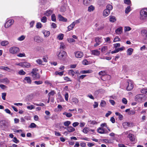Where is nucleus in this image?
Masks as SVG:
<instances>
[{
  "instance_id": "1",
  "label": "nucleus",
  "mask_w": 147,
  "mask_h": 147,
  "mask_svg": "<svg viewBox=\"0 0 147 147\" xmlns=\"http://www.w3.org/2000/svg\"><path fill=\"white\" fill-rule=\"evenodd\" d=\"M146 98V96L144 94H140L137 95L135 98V100L139 102H141L145 101Z\"/></svg>"
},
{
  "instance_id": "2",
  "label": "nucleus",
  "mask_w": 147,
  "mask_h": 147,
  "mask_svg": "<svg viewBox=\"0 0 147 147\" xmlns=\"http://www.w3.org/2000/svg\"><path fill=\"white\" fill-rule=\"evenodd\" d=\"M140 18L142 20L146 19L147 18V8L143 9L140 11Z\"/></svg>"
},
{
  "instance_id": "3",
  "label": "nucleus",
  "mask_w": 147,
  "mask_h": 147,
  "mask_svg": "<svg viewBox=\"0 0 147 147\" xmlns=\"http://www.w3.org/2000/svg\"><path fill=\"white\" fill-rule=\"evenodd\" d=\"M141 35L144 37L143 42L145 44H147V30H143L141 31Z\"/></svg>"
},
{
  "instance_id": "4",
  "label": "nucleus",
  "mask_w": 147,
  "mask_h": 147,
  "mask_svg": "<svg viewBox=\"0 0 147 147\" xmlns=\"http://www.w3.org/2000/svg\"><path fill=\"white\" fill-rule=\"evenodd\" d=\"M66 55L67 53L63 51H61L59 53L58 57L59 59L63 60L65 58Z\"/></svg>"
},
{
  "instance_id": "5",
  "label": "nucleus",
  "mask_w": 147,
  "mask_h": 147,
  "mask_svg": "<svg viewBox=\"0 0 147 147\" xmlns=\"http://www.w3.org/2000/svg\"><path fill=\"white\" fill-rule=\"evenodd\" d=\"M19 51V49L16 47H11L9 49L10 52L12 54H16Z\"/></svg>"
},
{
  "instance_id": "6",
  "label": "nucleus",
  "mask_w": 147,
  "mask_h": 147,
  "mask_svg": "<svg viewBox=\"0 0 147 147\" xmlns=\"http://www.w3.org/2000/svg\"><path fill=\"white\" fill-rule=\"evenodd\" d=\"M128 86L126 87V89L127 90L130 91L132 90L134 88V85L132 82L130 80L127 81Z\"/></svg>"
},
{
  "instance_id": "7",
  "label": "nucleus",
  "mask_w": 147,
  "mask_h": 147,
  "mask_svg": "<svg viewBox=\"0 0 147 147\" xmlns=\"http://www.w3.org/2000/svg\"><path fill=\"white\" fill-rule=\"evenodd\" d=\"M14 23L13 20H9L7 21L5 24V27L7 28L10 26Z\"/></svg>"
},
{
  "instance_id": "8",
  "label": "nucleus",
  "mask_w": 147,
  "mask_h": 147,
  "mask_svg": "<svg viewBox=\"0 0 147 147\" xmlns=\"http://www.w3.org/2000/svg\"><path fill=\"white\" fill-rule=\"evenodd\" d=\"M18 65L21 66L22 67H29L31 65L28 62H23L21 63H20Z\"/></svg>"
},
{
  "instance_id": "9",
  "label": "nucleus",
  "mask_w": 147,
  "mask_h": 147,
  "mask_svg": "<svg viewBox=\"0 0 147 147\" xmlns=\"http://www.w3.org/2000/svg\"><path fill=\"white\" fill-rule=\"evenodd\" d=\"M32 76L34 80L39 79L40 78V75L37 72H34L33 74H32Z\"/></svg>"
},
{
  "instance_id": "10",
  "label": "nucleus",
  "mask_w": 147,
  "mask_h": 147,
  "mask_svg": "<svg viewBox=\"0 0 147 147\" xmlns=\"http://www.w3.org/2000/svg\"><path fill=\"white\" fill-rule=\"evenodd\" d=\"M127 137L129 138V140L131 142H135V139L134 138V135L131 133H129Z\"/></svg>"
},
{
  "instance_id": "11",
  "label": "nucleus",
  "mask_w": 147,
  "mask_h": 147,
  "mask_svg": "<svg viewBox=\"0 0 147 147\" xmlns=\"http://www.w3.org/2000/svg\"><path fill=\"white\" fill-rule=\"evenodd\" d=\"M75 55L77 58H80L83 56V53L81 51H78L75 53Z\"/></svg>"
},
{
  "instance_id": "12",
  "label": "nucleus",
  "mask_w": 147,
  "mask_h": 147,
  "mask_svg": "<svg viewBox=\"0 0 147 147\" xmlns=\"http://www.w3.org/2000/svg\"><path fill=\"white\" fill-rule=\"evenodd\" d=\"M65 128L67 130L68 132L70 133L75 131V129L71 126L65 127Z\"/></svg>"
},
{
  "instance_id": "13",
  "label": "nucleus",
  "mask_w": 147,
  "mask_h": 147,
  "mask_svg": "<svg viewBox=\"0 0 147 147\" xmlns=\"http://www.w3.org/2000/svg\"><path fill=\"white\" fill-rule=\"evenodd\" d=\"M123 28L121 27L117 28L115 31V32L117 34H120L122 32Z\"/></svg>"
},
{
  "instance_id": "14",
  "label": "nucleus",
  "mask_w": 147,
  "mask_h": 147,
  "mask_svg": "<svg viewBox=\"0 0 147 147\" xmlns=\"http://www.w3.org/2000/svg\"><path fill=\"white\" fill-rule=\"evenodd\" d=\"M58 17L59 21L65 22H66L67 21V19L66 18H64L60 14L58 15Z\"/></svg>"
},
{
  "instance_id": "15",
  "label": "nucleus",
  "mask_w": 147,
  "mask_h": 147,
  "mask_svg": "<svg viewBox=\"0 0 147 147\" xmlns=\"http://www.w3.org/2000/svg\"><path fill=\"white\" fill-rule=\"evenodd\" d=\"M97 131L98 133L101 134L106 133L105 132L104 129L101 127H99L97 129Z\"/></svg>"
},
{
  "instance_id": "16",
  "label": "nucleus",
  "mask_w": 147,
  "mask_h": 147,
  "mask_svg": "<svg viewBox=\"0 0 147 147\" xmlns=\"http://www.w3.org/2000/svg\"><path fill=\"white\" fill-rule=\"evenodd\" d=\"M110 13V11L105 9L103 11V15L104 16H107L109 15Z\"/></svg>"
},
{
  "instance_id": "17",
  "label": "nucleus",
  "mask_w": 147,
  "mask_h": 147,
  "mask_svg": "<svg viewBox=\"0 0 147 147\" xmlns=\"http://www.w3.org/2000/svg\"><path fill=\"white\" fill-rule=\"evenodd\" d=\"M92 54L94 55L98 56L100 54V52L97 50H92L91 51Z\"/></svg>"
},
{
  "instance_id": "18",
  "label": "nucleus",
  "mask_w": 147,
  "mask_h": 147,
  "mask_svg": "<svg viewBox=\"0 0 147 147\" xmlns=\"http://www.w3.org/2000/svg\"><path fill=\"white\" fill-rule=\"evenodd\" d=\"M109 20L111 22H114L116 21V19L115 16H109Z\"/></svg>"
},
{
  "instance_id": "19",
  "label": "nucleus",
  "mask_w": 147,
  "mask_h": 147,
  "mask_svg": "<svg viewBox=\"0 0 147 147\" xmlns=\"http://www.w3.org/2000/svg\"><path fill=\"white\" fill-rule=\"evenodd\" d=\"M130 125V123L128 122H123L122 124L123 126L125 128H127V127L129 126Z\"/></svg>"
},
{
  "instance_id": "20",
  "label": "nucleus",
  "mask_w": 147,
  "mask_h": 147,
  "mask_svg": "<svg viewBox=\"0 0 147 147\" xmlns=\"http://www.w3.org/2000/svg\"><path fill=\"white\" fill-rule=\"evenodd\" d=\"M53 13V11L51 10H47L45 13V15L47 16H50Z\"/></svg>"
},
{
  "instance_id": "21",
  "label": "nucleus",
  "mask_w": 147,
  "mask_h": 147,
  "mask_svg": "<svg viewBox=\"0 0 147 147\" xmlns=\"http://www.w3.org/2000/svg\"><path fill=\"white\" fill-rule=\"evenodd\" d=\"M71 102L75 104H77L78 102V99L76 98H73L71 99Z\"/></svg>"
},
{
  "instance_id": "22",
  "label": "nucleus",
  "mask_w": 147,
  "mask_h": 147,
  "mask_svg": "<svg viewBox=\"0 0 147 147\" xmlns=\"http://www.w3.org/2000/svg\"><path fill=\"white\" fill-rule=\"evenodd\" d=\"M133 51V49L132 48H129L127 50V55H131Z\"/></svg>"
},
{
  "instance_id": "23",
  "label": "nucleus",
  "mask_w": 147,
  "mask_h": 147,
  "mask_svg": "<svg viewBox=\"0 0 147 147\" xmlns=\"http://www.w3.org/2000/svg\"><path fill=\"white\" fill-rule=\"evenodd\" d=\"M63 115H65L67 117H70L72 116V115L70 113H68L65 112L63 113Z\"/></svg>"
},
{
  "instance_id": "24",
  "label": "nucleus",
  "mask_w": 147,
  "mask_h": 147,
  "mask_svg": "<svg viewBox=\"0 0 147 147\" xmlns=\"http://www.w3.org/2000/svg\"><path fill=\"white\" fill-rule=\"evenodd\" d=\"M40 37L39 36H37L35 37L34 38V40L38 42H39L41 41Z\"/></svg>"
},
{
  "instance_id": "25",
  "label": "nucleus",
  "mask_w": 147,
  "mask_h": 147,
  "mask_svg": "<svg viewBox=\"0 0 147 147\" xmlns=\"http://www.w3.org/2000/svg\"><path fill=\"white\" fill-rule=\"evenodd\" d=\"M2 83H5V84L9 83V80L7 78L2 79Z\"/></svg>"
},
{
  "instance_id": "26",
  "label": "nucleus",
  "mask_w": 147,
  "mask_h": 147,
  "mask_svg": "<svg viewBox=\"0 0 147 147\" xmlns=\"http://www.w3.org/2000/svg\"><path fill=\"white\" fill-rule=\"evenodd\" d=\"M91 0H83V3L84 5H88L90 3Z\"/></svg>"
},
{
  "instance_id": "27",
  "label": "nucleus",
  "mask_w": 147,
  "mask_h": 147,
  "mask_svg": "<svg viewBox=\"0 0 147 147\" xmlns=\"http://www.w3.org/2000/svg\"><path fill=\"white\" fill-rule=\"evenodd\" d=\"M24 80H26L27 83L31 84V80L30 77H26L24 78Z\"/></svg>"
},
{
  "instance_id": "28",
  "label": "nucleus",
  "mask_w": 147,
  "mask_h": 147,
  "mask_svg": "<svg viewBox=\"0 0 147 147\" xmlns=\"http://www.w3.org/2000/svg\"><path fill=\"white\" fill-rule=\"evenodd\" d=\"M1 44L2 46H5L9 44V42L7 41L4 40L2 41Z\"/></svg>"
},
{
  "instance_id": "29",
  "label": "nucleus",
  "mask_w": 147,
  "mask_h": 147,
  "mask_svg": "<svg viewBox=\"0 0 147 147\" xmlns=\"http://www.w3.org/2000/svg\"><path fill=\"white\" fill-rule=\"evenodd\" d=\"M0 69H3L4 70L7 71H9V70H10L9 68L8 67H5L4 66H1L0 67Z\"/></svg>"
},
{
  "instance_id": "30",
  "label": "nucleus",
  "mask_w": 147,
  "mask_h": 147,
  "mask_svg": "<svg viewBox=\"0 0 147 147\" xmlns=\"http://www.w3.org/2000/svg\"><path fill=\"white\" fill-rule=\"evenodd\" d=\"M43 33L45 37L48 36L50 34V32L49 31L46 30L44 31Z\"/></svg>"
},
{
  "instance_id": "31",
  "label": "nucleus",
  "mask_w": 147,
  "mask_h": 147,
  "mask_svg": "<svg viewBox=\"0 0 147 147\" xmlns=\"http://www.w3.org/2000/svg\"><path fill=\"white\" fill-rule=\"evenodd\" d=\"M64 37V34H60L57 36V38L60 40H62Z\"/></svg>"
},
{
  "instance_id": "32",
  "label": "nucleus",
  "mask_w": 147,
  "mask_h": 147,
  "mask_svg": "<svg viewBox=\"0 0 147 147\" xmlns=\"http://www.w3.org/2000/svg\"><path fill=\"white\" fill-rule=\"evenodd\" d=\"M107 49V47L106 46H104L102 47L101 49V52L104 53L105 51Z\"/></svg>"
},
{
  "instance_id": "33",
  "label": "nucleus",
  "mask_w": 147,
  "mask_h": 147,
  "mask_svg": "<svg viewBox=\"0 0 147 147\" xmlns=\"http://www.w3.org/2000/svg\"><path fill=\"white\" fill-rule=\"evenodd\" d=\"M91 70H82L81 71L80 73L81 74H85L86 73H90L91 72Z\"/></svg>"
},
{
  "instance_id": "34",
  "label": "nucleus",
  "mask_w": 147,
  "mask_h": 147,
  "mask_svg": "<svg viewBox=\"0 0 147 147\" xmlns=\"http://www.w3.org/2000/svg\"><path fill=\"white\" fill-rule=\"evenodd\" d=\"M75 25L72 23L69 26L67 27L68 30L69 31L72 30L74 27Z\"/></svg>"
},
{
  "instance_id": "35",
  "label": "nucleus",
  "mask_w": 147,
  "mask_h": 147,
  "mask_svg": "<svg viewBox=\"0 0 147 147\" xmlns=\"http://www.w3.org/2000/svg\"><path fill=\"white\" fill-rule=\"evenodd\" d=\"M113 9V6L111 5H108L106 7V9L109 10L110 11Z\"/></svg>"
},
{
  "instance_id": "36",
  "label": "nucleus",
  "mask_w": 147,
  "mask_h": 147,
  "mask_svg": "<svg viewBox=\"0 0 147 147\" xmlns=\"http://www.w3.org/2000/svg\"><path fill=\"white\" fill-rule=\"evenodd\" d=\"M94 9V7L92 5L88 7V11L89 12L93 11Z\"/></svg>"
},
{
  "instance_id": "37",
  "label": "nucleus",
  "mask_w": 147,
  "mask_h": 147,
  "mask_svg": "<svg viewBox=\"0 0 147 147\" xmlns=\"http://www.w3.org/2000/svg\"><path fill=\"white\" fill-rule=\"evenodd\" d=\"M131 11V7L130 6H128L125 9V12L126 13H128Z\"/></svg>"
},
{
  "instance_id": "38",
  "label": "nucleus",
  "mask_w": 147,
  "mask_h": 147,
  "mask_svg": "<svg viewBox=\"0 0 147 147\" xmlns=\"http://www.w3.org/2000/svg\"><path fill=\"white\" fill-rule=\"evenodd\" d=\"M68 74L69 75L73 76L74 75L75 72L73 70L70 69L69 70Z\"/></svg>"
},
{
  "instance_id": "39",
  "label": "nucleus",
  "mask_w": 147,
  "mask_h": 147,
  "mask_svg": "<svg viewBox=\"0 0 147 147\" xmlns=\"http://www.w3.org/2000/svg\"><path fill=\"white\" fill-rule=\"evenodd\" d=\"M71 122L69 121H67L64 122V125L65 126H68L71 124Z\"/></svg>"
},
{
  "instance_id": "40",
  "label": "nucleus",
  "mask_w": 147,
  "mask_h": 147,
  "mask_svg": "<svg viewBox=\"0 0 147 147\" xmlns=\"http://www.w3.org/2000/svg\"><path fill=\"white\" fill-rule=\"evenodd\" d=\"M141 92L143 94L147 95V89H143L141 90Z\"/></svg>"
},
{
  "instance_id": "41",
  "label": "nucleus",
  "mask_w": 147,
  "mask_h": 147,
  "mask_svg": "<svg viewBox=\"0 0 147 147\" xmlns=\"http://www.w3.org/2000/svg\"><path fill=\"white\" fill-rule=\"evenodd\" d=\"M95 41L96 42L100 44L101 42V40H100V38L99 37H96L95 38Z\"/></svg>"
},
{
  "instance_id": "42",
  "label": "nucleus",
  "mask_w": 147,
  "mask_h": 147,
  "mask_svg": "<svg viewBox=\"0 0 147 147\" xmlns=\"http://www.w3.org/2000/svg\"><path fill=\"white\" fill-rule=\"evenodd\" d=\"M47 21V18L45 16L43 17L41 19V21L43 23H45Z\"/></svg>"
},
{
  "instance_id": "43",
  "label": "nucleus",
  "mask_w": 147,
  "mask_h": 147,
  "mask_svg": "<svg viewBox=\"0 0 147 147\" xmlns=\"http://www.w3.org/2000/svg\"><path fill=\"white\" fill-rule=\"evenodd\" d=\"M89 131V129L87 127H85L83 130V132L85 134H87Z\"/></svg>"
},
{
  "instance_id": "44",
  "label": "nucleus",
  "mask_w": 147,
  "mask_h": 147,
  "mask_svg": "<svg viewBox=\"0 0 147 147\" xmlns=\"http://www.w3.org/2000/svg\"><path fill=\"white\" fill-rule=\"evenodd\" d=\"M12 141L16 144H17L20 142L17 139L16 137H14L13 138V140Z\"/></svg>"
},
{
  "instance_id": "45",
  "label": "nucleus",
  "mask_w": 147,
  "mask_h": 147,
  "mask_svg": "<svg viewBox=\"0 0 147 147\" xmlns=\"http://www.w3.org/2000/svg\"><path fill=\"white\" fill-rule=\"evenodd\" d=\"M131 29V28L129 26H125L124 27V30L125 32L130 31Z\"/></svg>"
},
{
  "instance_id": "46",
  "label": "nucleus",
  "mask_w": 147,
  "mask_h": 147,
  "mask_svg": "<svg viewBox=\"0 0 147 147\" xmlns=\"http://www.w3.org/2000/svg\"><path fill=\"white\" fill-rule=\"evenodd\" d=\"M42 24L40 22H38L36 25V27L37 28H40L42 27Z\"/></svg>"
},
{
  "instance_id": "47",
  "label": "nucleus",
  "mask_w": 147,
  "mask_h": 147,
  "mask_svg": "<svg viewBox=\"0 0 147 147\" xmlns=\"http://www.w3.org/2000/svg\"><path fill=\"white\" fill-rule=\"evenodd\" d=\"M51 20L52 21L55 22L56 20V17L55 14H53L51 16Z\"/></svg>"
},
{
  "instance_id": "48",
  "label": "nucleus",
  "mask_w": 147,
  "mask_h": 147,
  "mask_svg": "<svg viewBox=\"0 0 147 147\" xmlns=\"http://www.w3.org/2000/svg\"><path fill=\"white\" fill-rule=\"evenodd\" d=\"M55 94L54 91L52 90L48 94L49 97H50L51 96H53Z\"/></svg>"
},
{
  "instance_id": "49",
  "label": "nucleus",
  "mask_w": 147,
  "mask_h": 147,
  "mask_svg": "<svg viewBox=\"0 0 147 147\" xmlns=\"http://www.w3.org/2000/svg\"><path fill=\"white\" fill-rule=\"evenodd\" d=\"M25 38V37L24 35H22L21 36L19 37L18 39L19 41H22Z\"/></svg>"
},
{
  "instance_id": "50",
  "label": "nucleus",
  "mask_w": 147,
  "mask_h": 147,
  "mask_svg": "<svg viewBox=\"0 0 147 147\" xmlns=\"http://www.w3.org/2000/svg\"><path fill=\"white\" fill-rule=\"evenodd\" d=\"M120 41V39L118 37V36L115 37V38L113 40V42H115L117 41Z\"/></svg>"
},
{
  "instance_id": "51",
  "label": "nucleus",
  "mask_w": 147,
  "mask_h": 147,
  "mask_svg": "<svg viewBox=\"0 0 147 147\" xmlns=\"http://www.w3.org/2000/svg\"><path fill=\"white\" fill-rule=\"evenodd\" d=\"M106 102L104 100H102L100 103V105L101 107H105L106 105Z\"/></svg>"
},
{
  "instance_id": "52",
  "label": "nucleus",
  "mask_w": 147,
  "mask_h": 147,
  "mask_svg": "<svg viewBox=\"0 0 147 147\" xmlns=\"http://www.w3.org/2000/svg\"><path fill=\"white\" fill-rule=\"evenodd\" d=\"M17 56L18 57H25V54L24 53H20L17 55Z\"/></svg>"
},
{
  "instance_id": "53",
  "label": "nucleus",
  "mask_w": 147,
  "mask_h": 147,
  "mask_svg": "<svg viewBox=\"0 0 147 147\" xmlns=\"http://www.w3.org/2000/svg\"><path fill=\"white\" fill-rule=\"evenodd\" d=\"M55 74L56 75H59L60 76H62L63 74V71H61V72H58V71H56L55 73Z\"/></svg>"
},
{
  "instance_id": "54",
  "label": "nucleus",
  "mask_w": 147,
  "mask_h": 147,
  "mask_svg": "<svg viewBox=\"0 0 147 147\" xmlns=\"http://www.w3.org/2000/svg\"><path fill=\"white\" fill-rule=\"evenodd\" d=\"M36 125L34 123H32L29 125V127L31 128L36 127Z\"/></svg>"
},
{
  "instance_id": "55",
  "label": "nucleus",
  "mask_w": 147,
  "mask_h": 147,
  "mask_svg": "<svg viewBox=\"0 0 147 147\" xmlns=\"http://www.w3.org/2000/svg\"><path fill=\"white\" fill-rule=\"evenodd\" d=\"M124 2L125 3L129 5L131 3V1L130 0H124Z\"/></svg>"
},
{
  "instance_id": "56",
  "label": "nucleus",
  "mask_w": 147,
  "mask_h": 147,
  "mask_svg": "<svg viewBox=\"0 0 147 147\" xmlns=\"http://www.w3.org/2000/svg\"><path fill=\"white\" fill-rule=\"evenodd\" d=\"M2 98L3 100H5V97L6 95V93L5 92H3V93H2Z\"/></svg>"
},
{
  "instance_id": "57",
  "label": "nucleus",
  "mask_w": 147,
  "mask_h": 147,
  "mask_svg": "<svg viewBox=\"0 0 147 147\" xmlns=\"http://www.w3.org/2000/svg\"><path fill=\"white\" fill-rule=\"evenodd\" d=\"M19 74L20 75H24L26 74V72L24 71L23 70H21L19 71Z\"/></svg>"
},
{
  "instance_id": "58",
  "label": "nucleus",
  "mask_w": 147,
  "mask_h": 147,
  "mask_svg": "<svg viewBox=\"0 0 147 147\" xmlns=\"http://www.w3.org/2000/svg\"><path fill=\"white\" fill-rule=\"evenodd\" d=\"M65 47V45L63 42H61L60 43V49H64Z\"/></svg>"
},
{
  "instance_id": "59",
  "label": "nucleus",
  "mask_w": 147,
  "mask_h": 147,
  "mask_svg": "<svg viewBox=\"0 0 147 147\" xmlns=\"http://www.w3.org/2000/svg\"><path fill=\"white\" fill-rule=\"evenodd\" d=\"M36 62L39 65L42 64V61L40 59H38L36 60Z\"/></svg>"
},
{
  "instance_id": "60",
  "label": "nucleus",
  "mask_w": 147,
  "mask_h": 147,
  "mask_svg": "<svg viewBox=\"0 0 147 147\" xmlns=\"http://www.w3.org/2000/svg\"><path fill=\"white\" fill-rule=\"evenodd\" d=\"M34 82L35 84H36L37 85L42 84L43 83V82L42 81H35Z\"/></svg>"
},
{
  "instance_id": "61",
  "label": "nucleus",
  "mask_w": 147,
  "mask_h": 147,
  "mask_svg": "<svg viewBox=\"0 0 147 147\" xmlns=\"http://www.w3.org/2000/svg\"><path fill=\"white\" fill-rule=\"evenodd\" d=\"M80 19H78L74 21L73 22H72V23L75 26L76 24H78L80 22Z\"/></svg>"
},
{
  "instance_id": "62",
  "label": "nucleus",
  "mask_w": 147,
  "mask_h": 147,
  "mask_svg": "<svg viewBox=\"0 0 147 147\" xmlns=\"http://www.w3.org/2000/svg\"><path fill=\"white\" fill-rule=\"evenodd\" d=\"M65 100L67 101L68 100V94L67 92H66L65 95Z\"/></svg>"
},
{
  "instance_id": "63",
  "label": "nucleus",
  "mask_w": 147,
  "mask_h": 147,
  "mask_svg": "<svg viewBox=\"0 0 147 147\" xmlns=\"http://www.w3.org/2000/svg\"><path fill=\"white\" fill-rule=\"evenodd\" d=\"M120 46V43H116L114 45V47L115 48H116L117 47H119Z\"/></svg>"
},
{
  "instance_id": "64",
  "label": "nucleus",
  "mask_w": 147,
  "mask_h": 147,
  "mask_svg": "<svg viewBox=\"0 0 147 147\" xmlns=\"http://www.w3.org/2000/svg\"><path fill=\"white\" fill-rule=\"evenodd\" d=\"M122 102L123 103L125 104H126L127 103V100L125 98H123L122 99Z\"/></svg>"
}]
</instances>
